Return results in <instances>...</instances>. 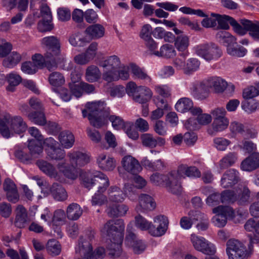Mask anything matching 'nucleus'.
<instances>
[{
	"instance_id": "obj_10",
	"label": "nucleus",
	"mask_w": 259,
	"mask_h": 259,
	"mask_svg": "<svg viewBox=\"0 0 259 259\" xmlns=\"http://www.w3.org/2000/svg\"><path fill=\"white\" fill-rule=\"evenodd\" d=\"M108 196L110 201L116 203L123 202L126 196L133 201L137 198L132 186L128 184L124 185L123 191L116 186H111L108 190Z\"/></svg>"
},
{
	"instance_id": "obj_33",
	"label": "nucleus",
	"mask_w": 259,
	"mask_h": 259,
	"mask_svg": "<svg viewBox=\"0 0 259 259\" xmlns=\"http://www.w3.org/2000/svg\"><path fill=\"white\" fill-rule=\"evenodd\" d=\"M72 82L69 83V87L72 94L77 98L81 96L82 93V82H79L80 78L79 74H71Z\"/></svg>"
},
{
	"instance_id": "obj_57",
	"label": "nucleus",
	"mask_w": 259,
	"mask_h": 259,
	"mask_svg": "<svg viewBox=\"0 0 259 259\" xmlns=\"http://www.w3.org/2000/svg\"><path fill=\"white\" fill-rule=\"evenodd\" d=\"M7 78L9 83V85L7 88V90L12 92L14 90V87L18 85L22 80L21 76L15 72L8 74Z\"/></svg>"
},
{
	"instance_id": "obj_2",
	"label": "nucleus",
	"mask_w": 259,
	"mask_h": 259,
	"mask_svg": "<svg viewBox=\"0 0 259 259\" xmlns=\"http://www.w3.org/2000/svg\"><path fill=\"white\" fill-rule=\"evenodd\" d=\"M120 60L116 55L109 56L100 61L99 66L102 68L103 79L108 82L119 79L127 80L130 77L129 72L131 71L130 64L121 67H120Z\"/></svg>"
},
{
	"instance_id": "obj_29",
	"label": "nucleus",
	"mask_w": 259,
	"mask_h": 259,
	"mask_svg": "<svg viewBox=\"0 0 259 259\" xmlns=\"http://www.w3.org/2000/svg\"><path fill=\"white\" fill-rule=\"evenodd\" d=\"M28 119L35 124L39 126H44L47 123L49 125L56 127V124L55 122L49 121L47 122V118L44 112V109L40 111H32L28 115Z\"/></svg>"
},
{
	"instance_id": "obj_44",
	"label": "nucleus",
	"mask_w": 259,
	"mask_h": 259,
	"mask_svg": "<svg viewBox=\"0 0 259 259\" xmlns=\"http://www.w3.org/2000/svg\"><path fill=\"white\" fill-rule=\"evenodd\" d=\"M153 54L158 57L170 58L176 55V51L172 45L165 44L161 47L159 51L154 52Z\"/></svg>"
},
{
	"instance_id": "obj_5",
	"label": "nucleus",
	"mask_w": 259,
	"mask_h": 259,
	"mask_svg": "<svg viewBox=\"0 0 259 259\" xmlns=\"http://www.w3.org/2000/svg\"><path fill=\"white\" fill-rule=\"evenodd\" d=\"M37 165L43 172L56 179H59L62 176L72 180L76 179L77 177L76 171L71 170L68 164L64 161L59 162L54 166L52 164L41 160L37 162Z\"/></svg>"
},
{
	"instance_id": "obj_34",
	"label": "nucleus",
	"mask_w": 259,
	"mask_h": 259,
	"mask_svg": "<svg viewBox=\"0 0 259 259\" xmlns=\"http://www.w3.org/2000/svg\"><path fill=\"white\" fill-rule=\"evenodd\" d=\"M15 213V225L20 228L24 227L27 220L26 209L23 206L19 205L16 208Z\"/></svg>"
},
{
	"instance_id": "obj_39",
	"label": "nucleus",
	"mask_w": 259,
	"mask_h": 259,
	"mask_svg": "<svg viewBox=\"0 0 259 259\" xmlns=\"http://www.w3.org/2000/svg\"><path fill=\"white\" fill-rule=\"evenodd\" d=\"M153 96L152 91L146 86H143L139 92L135 96L134 100L140 104H145L149 101Z\"/></svg>"
},
{
	"instance_id": "obj_42",
	"label": "nucleus",
	"mask_w": 259,
	"mask_h": 259,
	"mask_svg": "<svg viewBox=\"0 0 259 259\" xmlns=\"http://www.w3.org/2000/svg\"><path fill=\"white\" fill-rule=\"evenodd\" d=\"M95 181L99 184L98 187V192L104 193L110 185L109 180L108 177L101 171H95Z\"/></svg>"
},
{
	"instance_id": "obj_43",
	"label": "nucleus",
	"mask_w": 259,
	"mask_h": 259,
	"mask_svg": "<svg viewBox=\"0 0 259 259\" xmlns=\"http://www.w3.org/2000/svg\"><path fill=\"white\" fill-rule=\"evenodd\" d=\"M95 171H82L80 175L82 184L87 188L90 189L94 185L95 180Z\"/></svg>"
},
{
	"instance_id": "obj_21",
	"label": "nucleus",
	"mask_w": 259,
	"mask_h": 259,
	"mask_svg": "<svg viewBox=\"0 0 259 259\" xmlns=\"http://www.w3.org/2000/svg\"><path fill=\"white\" fill-rule=\"evenodd\" d=\"M211 120L212 117L210 114L202 113L197 118H189L185 122V126L189 130H196L199 129L201 126L208 124Z\"/></svg>"
},
{
	"instance_id": "obj_31",
	"label": "nucleus",
	"mask_w": 259,
	"mask_h": 259,
	"mask_svg": "<svg viewBox=\"0 0 259 259\" xmlns=\"http://www.w3.org/2000/svg\"><path fill=\"white\" fill-rule=\"evenodd\" d=\"M85 32L92 39H97L104 36L105 29L102 25L97 23L88 27Z\"/></svg>"
},
{
	"instance_id": "obj_38",
	"label": "nucleus",
	"mask_w": 259,
	"mask_h": 259,
	"mask_svg": "<svg viewBox=\"0 0 259 259\" xmlns=\"http://www.w3.org/2000/svg\"><path fill=\"white\" fill-rule=\"evenodd\" d=\"M66 215L69 220H77L82 214V209L76 203L70 204L66 208Z\"/></svg>"
},
{
	"instance_id": "obj_24",
	"label": "nucleus",
	"mask_w": 259,
	"mask_h": 259,
	"mask_svg": "<svg viewBox=\"0 0 259 259\" xmlns=\"http://www.w3.org/2000/svg\"><path fill=\"white\" fill-rule=\"evenodd\" d=\"M142 145L149 148H154L157 146L162 147L165 144V139L161 137H154L149 133L143 134L141 136Z\"/></svg>"
},
{
	"instance_id": "obj_26",
	"label": "nucleus",
	"mask_w": 259,
	"mask_h": 259,
	"mask_svg": "<svg viewBox=\"0 0 259 259\" xmlns=\"http://www.w3.org/2000/svg\"><path fill=\"white\" fill-rule=\"evenodd\" d=\"M239 180V172L235 169H230L223 175L221 184L223 187L229 188L237 183Z\"/></svg>"
},
{
	"instance_id": "obj_28",
	"label": "nucleus",
	"mask_w": 259,
	"mask_h": 259,
	"mask_svg": "<svg viewBox=\"0 0 259 259\" xmlns=\"http://www.w3.org/2000/svg\"><path fill=\"white\" fill-rule=\"evenodd\" d=\"M68 156L72 164L75 166H82L90 161V156L79 151H73L68 153Z\"/></svg>"
},
{
	"instance_id": "obj_55",
	"label": "nucleus",
	"mask_w": 259,
	"mask_h": 259,
	"mask_svg": "<svg viewBox=\"0 0 259 259\" xmlns=\"http://www.w3.org/2000/svg\"><path fill=\"white\" fill-rule=\"evenodd\" d=\"M50 83L54 87L62 85L65 81L64 76L59 72H54L50 74L49 77Z\"/></svg>"
},
{
	"instance_id": "obj_20",
	"label": "nucleus",
	"mask_w": 259,
	"mask_h": 259,
	"mask_svg": "<svg viewBox=\"0 0 259 259\" xmlns=\"http://www.w3.org/2000/svg\"><path fill=\"white\" fill-rule=\"evenodd\" d=\"M121 163L125 171L132 175L138 174L142 170V167L139 161L131 155L124 156Z\"/></svg>"
},
{
	"instance_id": "obj_32",
	"label": "nucleus",
	"mask_w": 259,
	"mask_h": 259,
	"mask_svg": "<svg viewBox=\"0 0 259 259\" xmlns=\"http://www.w3.org/2000/svg\"><path fill=\"white\" fill-rule=\"evenodd\" d=\"M237 154L235 152H231L227 154L219 161V173H221L223 170L232 166L237 161Z\"/></svg>"
},
{
	"instance_id": "obj_52",
	"label": "nucleus",
	"mask_w": 259,
	"mask_h": 259,
	"mask_svg": "<svg viewBox=\"0 0 259 259\" xmlns=\"http://www.w3.org/2000/svg\"><path fill=\"white\" fill-rule=\"evenodd\" d=\"M247 22H250V20L246 19H241L240 21V24L238 23L236 20L232 21V27L234 31L240 35H244L247 33V32H249V28L245 25Z\"/></svg>"
},
{
	"instance_id": "obj_4",
	"label": "nucleus",
	"mask_w": 259,
	"mask_h": 259,
	"mask_svg": "<svg viewBox=\"0 0 259 259\" xmlns=\"http://www.w3.org/2000/svg\"><path fill=\"white\" fill-rule=\"evenodd\" d=\"M86 109L82 110L83 117H88L91 124L94 127L100 128L105 123V117L109 115V108L102 101L88 102Z\"/></svg>"
},
{
	"instance_id": "obj_54",
	"label": "nucleus",
	"mask_w": 259,
	"mask_h": 259,
	"mask_svg": "<svg viewBox=\"0 0 259 259\" xmlns=\"http://www.w3.org/2000/svg\"><path fill=\"white\" fill-rule=\"evenodd\" d=\"M237 195V201L240 204H244L247 202L250 197V191L246 187H243L239 189H235Z\"/></svg>"
},
{
	"instance_id": "obj_13",
	"label": "nucleus",
	"mask_w": 259,
	"mask_h": 259,
	"mask_svg": "<svg viewBox=\"0 0 259 259\" xmlns=\"http://www.w3.org/2000/svg\"><path fill=\"white\" fill-rule=\"evenodd\" d=\"M190 239L196 250L207 255H214L216 252L215 246L204 237L192 234Z\"/></svg>"
},
{
	"instance_id": "obj_51",
	"label": "nucleus",
	"mask_w": 259,
	"mask_h": 259,
	"mask_svg": "<svg viewBox=\"0 0 259 259\" xmlns=\"http://www.w3.org/2000/svg\"><path fill=\"white\" fill-rule=\"evenodd\" d=\"M48 253L52 256L59 255L61 251V247L59 242L55 239L49 240L46 246Z\"/></svg>"
},
{
	"instance_id": "obj_40",
	"label": "nucleus",
	"mask_w": 259,
	"mask_h": 259,
	"mask_svg": "<svg viewBox=\"0 0 259 259\" xmlns=\"http://www.w3.org/2000/svg\"><path fill=\"white\" fill-rule=\"evenodd\" d=\"M58 139L62 146L66 149L72 147L75 141L73 135L69 131H63L60 133Z\"/></svg>"
},
{
	"instance_id": "obj_50",
	"label": "nucleus",
	"mask_w": 259,
	"mask_h": 259,
	"mask_svg": "<svg viewBox=\"0 0 259 259\" xmlns=\"http://www.w3.org/2000/svg\"><path fill=\"white\" fill-rule=\"evenodd\" d=\"M27 147L32 155H39L43 151L42 142H38L34 139H28Z\"/></svg>"
},
{
	"instance_id": "obj_23",
	"label": "nucleus",
	"mask_w": 259,
	"mask_h": 259,
	"mask_svg": "<svg viewBox=\"0 0 259 259\" xmlns=\"http://www.w3.org/2000/svg\"><path fill=\"white\" fill-rule=\"evenodd\" d=\"M208 90H211L215 93H222L227 87V82L224 79L218 76H212L206 80Z\"/></svg>"
},
{
	"instance_id": "obj_27",
	"label": "nucleus",
	"mask_w": 259,
	"mask_h": 259,
	"mask_svg": "<svg viewBox=\"0 0 259 259\" xmlns=\"http://www.w3.org/2000/svg\"><path fill=\"white\" fill-rule=\"evenodd\" d=\"M243 171H251L259 167V153H253L244 159L240 165Z\"/></svg>"
},
{
	"instance_id": "obj_41",
	"label": "nucleus",
	"mask_w": 259,
	"mask_h": 259,
	"mask_svg": "<svg viewBox=\"0 0 259 259\" xmlns=\"http://www.w3.org/2000/svg\"><path fill=\"white\" fill-rule=\"evenodd\" d=\"M189 44V37L186 34L178 35L175 39V46L179 52H188L187 49Z\"/></svg>"
},
{
	"instance_id": "obj_56",
	"label": "nucleus",
	"mask_w": 259,
	"mask_h": 259,
	"mask_svg": "<svg viewBox=\"0 0 259 259\" xmlns=\"http://www.w3.org/2000/svg\"><path fill=\"white\" fill-rule=\"evenodd\" d=\"M141 162L144 166L151 170H159L164 166L163 163L161 160H158L152 162L147 157H144Z\"/></svg>"
},
{
	"instance_id": "obj_35",
	"label": "nucleus",
	"mask_w": 259,
	"mask_h": 259,
	"mask_svg": "<svg viewBox=\"0 0 259 259\" xmlns=\"http://www.w3.org/2000/svg\"><path fill=\"white\" fill-rule=\"evenodd\" d=\"M50 193L55 200L63 201L67 199L68 195L65 189L60 185L54 183L50 189Z\"/></svg>"
},
{
	"instance_id": "obj_58",
	"label": "nucleus",
	"mask_w": 259,
	"mask_h": 259,
	"mask_svg": "<svg viewBox=\"0 0 259 259\" xmlns=\"http://www.w3.org/2000/svg\"><path fill=\"white\" fill-rule=\"evenodd\" d=\"M236 45H234L233 46H230L227 48V53L233 57H243L247 53V50L243 47L239 46L236 47Z\"/></svg>"
},
{
	"instance_id": "obj_1",
	"label": "nucleus",
	"mask_w": 259,
	"mask_h": 259,
	"mask_svg": "<svg viewBox=\"0 0 259 259\" xmlns=\"http://www.w3.org/2000/svg\"><path fill=\"white\" fill-rule=\"evenodd\" d=\"M124 228L123 221L117 220L108 221L100 229L102 235L107 237L110 241L107 248L109 255L113 257H117L121 253L122 233Z\"/></svg>"
},
{
	"instance_id": "obj_9",
	"label": "nucleus",
	"mask_w": 259,
	"mask_h": 259,
	"mask_svg": "<svg viewBox=\"0 0 259 259\" xmlns=\"http://www.w3.org/2000/svg\"><path fill=\"white\" fill-rule=\"evenodd\" d=\"M226 245V253L229 259H246L252 253L250 246L247 250L245 246L237 240L230 239Z\"/></svg>"
},
{
	"instance_id": "obj_8",
	"label": "nucleus",
	"mask_w": 259,
	"mask_h": 259,
	"mask_svg": "<svg viewBox=\"0 0 259 259\" xmlns=\"http://www.w3.org/2000/svg\"><path fill=\"white\" fill-rule=\"evenodd\" d=\"M194 49L197 56L207 62L215 61L222 55L220 47L213 42L201 44L196 46Z\"/></svg>"
},
{
	"instance_id": "obj_46",
	"label": "nucleus",
	"mask_w": 259,
	"mask_h": 259,
	"mask_svg": "<svg viewBox=\"0 0 259 259\" xmlns=\"http://www.w3.org/2000/svg\"><path fill=\"white\" fill-rule=\"evenodd\" d=\"M193 107V103L192 100L186 97L179 99L175 105L176 110L181 113L190 111Z\"/></svg>"
},
{
	"instance_id": "obj_59",
	"label": "nucleus",
	"mask_w": 259,
	"mask_h": 259,
	"mask_svg": "<svg viewBox=\"0 0 259 259\" xmlns=\"http://www.w3.org/2000/svg\"><path fill=\"white\" fill-rule=\"evenodd\" d=\"M135 221L136 226L143 231H149L150 227L152 226V223L149 222L140 214H138L135 217Z\"/></svg>"
},
{
	"instance_id": "obj_25",
	"label": "nucleus",
	"mask_w": 259,
	"mask_h": 259,
	"mask_svg": "<svg viewBox=\"0 0 259 259\" xmlns=\"http://www.w3.org/2000/svg\"><path fill=\"white\" fill-rule=\"evenodd\" d=\"M156 5L160 8L156 9L154 13L156 17L160 18H167L169 16V13L163 9L169 12H175L179 8L178 5L170 2H158Z\"/></svg>"
},
{
	"instance_id": "obj_53",
	"label": "nucleus",
	"mask_w": 259,
	"mask_h": 259,
	"mask_svg": "<svg viewBox=\"0 0 259 259\" xmlns=\"http://www.w3.org/2000/svg\"><path fill=\"white\" fill-rule=\"evenodd\" d=\"M213 15L217 17V23H218L220 28L227 30L229 28V24L232 26V22L234 20L233 18L227 15Z\"/></svg>"
},
{
	"instance_id": "obj_7",
	"label": "nucleus",
	"mask_w": 259,
	"mask_h": 259,
	"mask_svg": "<svg viewBox=\"0 0 259 259\" xmlns=\"http://www.w3.org/2000/svg\"><path fill=\"white\" fill-rule=\"evenodd\" d=\"M41 44L45 48L46 58L54 59L58 64L66 61L65 55L61 51L60 39L55 36H49L42 38Z\"/></svg>"
},
{
	"instance_id": "obj_6",
	"label": "nucleus",
	"mask_w": 259,
	"mask_h": 259,
	"mask_svg": "<svg viewBox=\"0 0 259 259\" xmlns=\"http://www.w3.org/2000/svg\"><path fill=\"white\" fill-rule=\"evenodd\" d=\"M26 128V122L20 116H12L7 114L0 118V133L4 137L8 138L14 133H23Z\"/></svg>"
},
{
	"instance_id": "obj_16",
	"label": "nucleus",
	"mask_w": 259,
	"mask_h": 259,
	"mask_svg": "<svg viewBox=\"0 0 259 259\" xmlns=\"http://www.w3.org/2000/svg\"><path fill=\"white\" fill-rule=\"evenodd\" d=\"M155 225L152 224L150 227L149 233L155 237H160L163 235L168 229V220L164 215H159L153 219Z\"/></svg>"
},
{
	"instance_id": "obj_48",
	"label": "nucleus",
	"mask_w": 259,
	"mask_h": 259,
	"mask_svg": "<svg viewBox=\"0 0 259 259\" xmlns=\"http://www.w3.org/2000/svg\"><path fill=\"white\" fill-rule=\"evenodd\" d=\"M200 64V61L196 58H191L188 59L184 68V74H192L199 69Z\"/></svg>"
},
{
	"instance_id": "obj_62",
	"label": "nucleus",
	"mask_w": 259,
	"mask_h": 259,
	"mask_svg": "<svg viewBox=\"0 0 259 259\" xmlns=\"http://www.w3.org/2000/svg\"><path fill=\"white\" fill-rule=\"evenodd\" d=\"M245 25L249 28V35L255 40H259V22H247Z\"/></svg>"
},
{
	"instance_id": "obj_19",
	"label": "nucleus",
	"mask_w": 259,
	"mask_h": 259,
	"mask_svg": "<svg viewBox=\"0 0 259 259\" xmlns=\"http://www.w3.org/2000/svg\"><path fill=\"white\" fill-rule=\"evenodd\" d=\"M96 163L102 170L106 171H112L116 165V160L107 153H102L96 157Z\"/></svg>"
},
{
	"instance_id": "obj_17",
	"label": "nucleus",
	"mask_w": 259,
	"mask_h": 259,
	"mask_svg": "<svg viewBox=\"0 0 259 259\" xmlns=\"http://www.w3.org/2000/svg\"><path fill=\"white\" fill-rule=\"evenodd\" d=\"M189 90L191 95L198 100H205L209 95V91L205 81H196L192 82Z\"/></svg>"
},
{
	"instance_id": "obj_60",
	"label": "nucleus",
	"mask_w": 259,
	"mask_h": 259,
	"mask_svg": "<svg viewBox=\"0 0 259 259\" xmlns=\"http://www.w3.org/2000/svg\"><path fill=\"white\" fill-rule=\"evenodd\" d=\"M228 118L214 119L212 128L215 132H220L226 129L229 125Z\"/></svg>"
},
{
	"instance_id": "obj_30",
	"label": "nucleus",
	"mask_w": 259,
	"mask_h": 259,
	"mask_svg": "<svg viewBox=\"0 0 259 259\" xmlns=\"http://www.w3.org/2000/svg\"><path fill=\"white\" fill-rule=\"evenodd\" d=\"M203 214H201L200 212L191 210L188 213V216L183 217L181 218L180 224L181 227L185 230L190 229L192 224L201 218Z\"/></svg>"
},
{
	"instance_id": "obj_14",
	"label": "nucleus",
	"mask_w": 259,
	"mask_h": 259,
	"mask_svg": "<svg viewBox=\"0 0 259 259\" xmlns=\"http://www.w3.org/2000/svg\"><path fill=\"white\" fill-rule=\"evenodd\" d=\"M57 145L58 142L52 137L47 138L44 141V146L47 147L46 149L47 156L52 160H60L65 157V150L57 147Z\"/></svg>"
},
{
	"instance_id": "obj_47",
	"label": "nucleus",
	"mask_w": 259,
	"mask_h": 259,
	"mask_svg": "<svg viewBox=\"0 0 259 259\" xmlns=\"http://www.w3.org/2000/svg\"><path fill=\"white\" fill-rule=\"evenodd\" d=\"M217 38L226 44L227 48L230 46H233L237 44V39L230 33L225 31H220L217 34Z\"/></svg>"
},
{
	"instance_id": "obj_64",
	"label": "nucleus",
	"mask_w": 259,
	"mask_h": 259,
	"mask_svg": "<svg viewBox=\"0 0 259 259\" xmlns=\"http://www.w3.org/2000/svg\"><path fill=\"white\" fill-rule=\"evenodd\" d=\"M231 143L229 140L223 137H217L213 139L214 146L219 151H225Z\"/></svg>"
},
{
	"instance_id": "obj_15",
	"label": "nucleus",
	"mask_w": 259,
	"mask_h": 259,
	"mask_svg": "<svg viewBox=\"0 0 259 259\" xmlns=\"http://www.w3.org/2000/svg\"><path fill=\"white\" fill-rule=\"evenodd\" d=\"M132 226H127L125 244L129 247H131L135 253H141L145 249L146 245L141 240L137 237L135 234L132 231Z\"/></svg>"
},
{
	"instance_id": "obj_11",
	"label": "nucleus",
	"mask_w": 259,
	"mask_h": 259,
	"mask_svg": "<svg viewBox=\"0 0 259 259\" xmlns=\"http://www.w3.org/2000/svg\"><path fill=\"white\" fill-rule=\"evenodd\" d=\"M95 231L90 230L87 231L84 236L80 237L78 243L75 247V252L78 253L83 259H91L92 252V241L95 236Z\"/></svg>"
},
{
	"instance_id": "obj_3",
	"label": "nucleus",
	"mask_w": 259,
	"mask_h": 259,
	"mask_svg": "<svg viewBox=\"0 0 259 259\" xmlns=\"http://www.w3.org/2000/svg\"><path fill=\"white\" fill-rule=\"evenodd\" d=\"M200 176L201 172L196 167L181 164L176 170H171L168 174L167 188L171 193L178 194L182 190L180 180L186 179L187 177L197 178Z\"/></svg>"
},
{
	"instance_id": "obj_22",
	"label": "nucleus",
	"mask_w": 259,
	"mask_h": 259,
	"mask_svg": "<svg viewBox=\"0 0 259 259\" xmlns=\"http://www.w3.org/2000/svg\"><path fill=\"white\" fill-rule=\"evenodd\" d=\"M32 63L38 68H43L46 67L50 70L55 69L59 65L54 59H47L46 53L44 54V56L40 54H35L32 56Z\"/></svg>"
},
{
	"instance_id": "obj_12",
	"label": "nucleus",
	"mask_w": 259,
	"mask_h": 259,
	"mask_svg": "<svg viewBox=\"0 0 259 259\" xmlns=\"http://www.w3.org/2000/svg\"><path fill=\"white\" fill-rule=\"evenodd\" d=\"M212 212L215 215L212 218L213 225L218 227H224L227 224V218L233 219L235 212L233 208L228 206L220 205L212 209Z\"/></svg>"
},
{
	"instance_id": "obj_18",
	"label": "nucleus",
	"mask_w": 259,
	"mask_h": 259,
	"mask_svg": "<svg viewBox=\"0 0 259 259\" xmlns=\"http://www.w3.org/2000/svg\"><path fill=\"white\" fill-rule=\"evenodd\" d=\"M156 207V203L149 195L142 194L139 197L138 203L135 207V210L138 213H146L152 211Z\"/></svg>"
},
{
	"instance_id": "obj_37",
	"label": "nucleus",
	"mask_w": 259,
	"mask_h": 259,
	"mask_svg": "<svg viewBox=\"0 0 259 259\" xmlns=\"http://www.w3.org/2000/svg\"><path fill=\"white\" fill-rule=\"evenodd\" d=\"M131 68V72L133 74V76L135 78H138L144 80L147 82H150L151 81V77L147 74L145 69L140 68L135 64H130Z\"/></svg>"
},
{
	"instance_id": "obj_49",
	"label": "nucleus",
	"mask_w": 259,
	"mask_h": 259,
	"mask_svg": "<svg viewBox=\"0 0 259 259\" xmlns=\"http://www.w3.org/2000/svg\"><path fill=\"white\" fill-rule=\"evenodd\" d=\"M22 59V56L17 52H12L10 56L4 60V65L8 68H12L18 64Z\"/></svg>"
},
{
	"instance_id": "obj_36",
	"label": "nucleus",
	"mask_w": 259,
	"mask_h": 259,
	"mask_svg": "<svg viewBox=\"0 0 259 259\" xmlns=\"http://www.w3.org/2000/svg\"><path fill=\"white\" fill-rule=\"evenodd\" d=\"M102 73L99 68L94 65L88 66L85 70V79L90 82L98 81L101 79Z\"/></svg>"
},
{
	"instance_id": "obj_61",
	"label": "nucleus",
	"mask_w": 259,
	"mask_h": 259,
	"mask_svg": "<svg viewBox=\"0 0 259 259\" xmlns=\"http://www.w3.org/2000/svg\"><path fill=\"white\" fill-rule=\"evenodd\" d=\"M220 195L222 203H232L237 201V195L235 190L224 191Z\"/></svg>"
},
{
	"instance_id": "obj_45",
	"label": "nucleus",
	"mask_w": 259,
	"mask_h": 259,
	"mask_svg": "<svg viewBox=\"0 0 259 259\" xmlns=\"http://www.w3.org/2000/svg\"><path fill=\"white\" fill-rule=\"evenodd\" d=\"M128 210V207L125 204L110 206L107 210L108 215L111 217H118L124 216Z\"/></svg>"
},
{
	"instance_id": "obj_63",
	"label": "nucleus",
	"mask_w": 259,
	"mask_h": 259,
	"mask_svg": "<svg viewBox=\"0 0 259 259\" xmlns=\"http://www.w3.org/2000/svg\"><path fill=\"white\" fill-rule=\"evenodd\" d=\"M123 130L130 139L136 140L139 138V133L133 122H125Z\"/></svg>"
}]
</instances>
